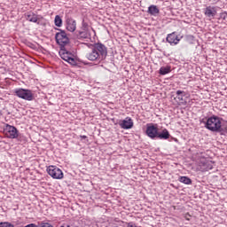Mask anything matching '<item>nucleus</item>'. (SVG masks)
<instances>
[{
  "label": "nucleus",
  "instance_id": "ddd939ff",
  "mask_svg": "<svg viewBox=\"0 0 227 227\" xmlns=\"http://www.w3.org/2000/svg\"><path fill=\"white\" fill-rule=\"evenodd\" d=\"M119 125L121 129L129 130V129H132V127H134V121H132V118L127 117L125 120L120 121Z\"/></svg>",
  "mask_w": 227,
  "mask_h": 227
},
{
  "label": "nucleus",
  "instance_id": "39448f33",
  "mask_svg": "<svg viewBox=\"0 0 227 227\" xmlns=\"http://www.w3.org/2000/svg\"><path fill=\"white\" fill-rule=\"evenodd\" d=\"M56 42L61 47H65V45H68L70 43V39L68 38V35H67V32L65 30H59L55 35Z\"/></svg>",
  "mask_w": 227,
  "mask_h": 227
},
{
  "label": "nucleus",
  "instance_id": "9d476101",
  "mask_svg": "<svg viewBox=\"0 0 227 227\" xmlns=\"http://www.w3.org/2000/svg\"><path fill=\"white\" fill-rule=\"evenodd\" d=\"M78 35L80 38H90L91 36V34L90 33V25L86 22H82V27L78 32Z\"/></svg>",
  "mask_w": 227,
  "mask_h": 227
},
{
  "label": "nucleus",
  "instance_id": "dca6fc26",
  "mask_svg": "<svg viewBox=\"0 0 227 227\" xmlns=\"http://www.w3.org/2000/svg\"><path fill=\"white\" fill-rule=\"evenodd\" d=\"M170 136L169 131L167 129H163L160 133L158 132L157 139H169Z\"/></svg>",
  "mask_w": 227,
  "mask_h": 227
},
{
  "label": "nucleus",
  "instance_id": "9b49d317",
  "mask_svg": "<svg viewBox=\"0 0 227 227\" xmlns=\"http://www.w3.org/2000/svg\"><path fill=\"white\" fill-rule=\"evenodd\" d=\"M182 38L183 36H178V35H176V32H173L167 35V42L170 43V45H178Z\"/></svg>",
  "mask_w": 227,
  "mask_h": 227
},
{
  "label": "nucleus",
  "instance_id": "b1692460",
  "mask_svg": "<svg viewBox=\"0 0 227 227\" xmlns=\"http://www.w3.org/2000/svg\"><path fill=\"white\" fill-rule=\"evenodd\" d=\"M186 221H191V218L190 217H187V215L184 216Z\"/></svg>",
  "mask_w": 227,
  "mask_h": 227
},
{
  "label": "nucleus",
  "instance_id": "f3484780",
  "mask_svg": "<svg viewBox=\"0 0 227 227\" xmlns=\"http://www.w3.org/2000/svg\"><path fill=\"white\" fill-rule=\"evenodd\" d=\"M178 180L181 184H184L185 185H191V184H192V180L188 176H179Z\"/></svg>",
  "mask_w": 227,
  "mask_h": 227
},
{
  "label": "nucleus",
  "instance_id": "f03ea898",
  "mask_svg": "<svg viewBox=\"0 0 227 227\" xmlns=\"http://www.w3.org/2000/svg\"><path fill=\"white\" fill-rule=\"evenodd\" d=\"M205 127L211 132H221L223 130V122L221 121V118L213 115L207 120Z\"/></svg>",
  "mask_w": 227,
  "mask_h": 227
},
{
  "label": "nucleus",
  "instance_id": "1a4fd4ad",
  "mask_svg": "<svg viewBox=\"0 0 227 227\" xmlns=\"http://www.w3.org/2000/svg\"><path fill=\"white\" fill-rule=\"evenodd\" d=\"M59 56L64 61H67L70 65H75V59H74V54L70 53L68 51L61 49L59 51Z\"/></svg>",
  "mask_w": 227,
  "mask_h": 227
},
{
  "label": "nucleus",
  "instance_id": "5701e85b",
  "mask_svg": "<svg viewBox=\"0 0 227 227\" xmlns=\"http://www.w3.org/2000/svg\"><path fill=\"white\" fill-rule=\"evenodd\" d=\"M80 137H82V139H86V137H86V136H81Z\"/></svg>",
  "mask_w": 227,
  "mask_h": 227
},
{
  "label": "nucleus",
  "instance_id": "423d86ee",
  "mask_svg": "<svg viewBox=\"0 0 227 227\" xmlns=\"http://www.w3.org/2000/svg\"><path fill=\"white\" fill-rule=\"evenodd\" d=\"M14 93L16 97H19V98H22L23 100L31 101L34 98L33 91H31L30 90L16 89L14 90Z\"/></svg>",
  "mask_w": 227,
  "mask_h": 227
},
{
  "label": "nucleus",
  "instance_id": "2eb2a0df",
  "mask_svg": "<svg viewBox=\"0 0 227 227\" xmlns=\"http://www.w3.org/2000/svg\"><path fill=\"white\" fill-rule=\"evenodd\" d=\"M215 13H217V12L215 11V7H212V6H207L205 9L204 14L206 15V17H215Z\"/></svg>",
  "mask_w": 227,
  "mask_h": 227
},
{
  "label": "nucleus",
  "instance_id": "7ed1b4c3",
  "mask_svg": "<svg viewBox=\"0 0 227 227\" xmlns=\"http://www.w3.org/2000/svg\"><path fill=\"white\" fill-rule=\"evenodd\" d=\"M48 175L51 176V178H54V180H63V170H61L59 168L54 165H51L46 169Z\"/></svg>",
  "mask_w": 227,
  "mask_h": 227
},
{
  "label": "nucleus",
  "instance_id": "6e6552de",
  "mask_svg": "<svg viewBox=\"0 0 227 227\" xmlns=\"http://www.w3.org/2000/svg\"><path fill=\"white\" fill-rule=\"evenodd\" d=\"M4 134L9 137V139H17V137H19V130H17V128L9 124H6L4 129Z\"/></svg>",
  "mask_w": 227,
  "mask_h": 227
},
{
  "label": "nucleus",
  "instance_id": "20e7f679",
  "mask_svg": "<svg viewBox=\"0 0 227 227\" xmlns=\"http://www.w3.org/2000/svg\"><path fill=\"white\" fill-rule=\"evenodd\" d=\"M214 168V162L210 160L201 158L200 163H197V169L204 173L205 171H210Z\"/></svg>",
  "mask_w": 227,
  "mask_h": 227
},
{
  "label": "nucleus",
  "instance_id": "4be33fe9",
  "mask_svg": "<svg viewBox=\"0 0 227 227\" xmlns=\"http://www.w3.org/2000/svg\"><path fill=\"white\" fill-rule=\"evenodd\" d=\"M0 227H15V226L8 222H4V223H0Z\"/></svg>",
  "mask_w": 227,
  "mask_h": 227
},
{
  "label": "nucleus",
  "instance_id": "6ab92c4d",
  "mask_svg": "<svg viewBox=\"0 0 227 227\" xmlns=\"http://www.w3.org/2000/svg\"><path fill=\"white\" fill-rule=\"evenodd\" d=\"M148 13H150V15H157L159 13V8H157V5L149 6Z\"/></svg>",
  "mask_w": 227,
  "mask_h": 227
},
{
  "label": "nucleus",
  "instance_id": "f8f14e48",
  "mask_svg": "<svg viewBox=\"0 0 227 227\" xmlns=\"http://www.w3.org/2000/svg\"><path fill=\"white\" fill-rule=\"evenodd\" d=\"M66 29L70 33H74L77 29V21L72 18H67L66 20Z\"/></svg>",
  "mask_w": 227,
  "mask_h": 227
},
{
  "label": "nucleus",
  "instance_id": "f257e3e1",
  "mask_svg": "<svg viewBox=\"0 0 227 227\" xmlns=\"http://www.w3.org/2000/svg\"><path fill=\"white\" fill-rule=\"evenodd\" d=\"M86 58L89 61H104L107 58V47L100 43H95L87 52Z\"/></svg>",
  "mask_w": 227,
  "mask_h": 227
},
{
  "label": "nucleus",
  "instance_id": "412c9836",
  "mask_svg": "<svg viewBox=\"0 0 227 227\" xmlns=\"http://www.w3.org/2000/svg\"><path fill=\"white\" fill-rule=\"evenodd\" d=\"M54 22L57 27H61L63 26V20H61V17L59 15L55 16Z\"/></svg>",
  "mask_w": 227,
  "mask_h": 227
},
{
  "label": "nucleus",
  "instance_id": "4468645a",
  "mask_svg": "<svg viewBox=\"0 0 227 227\" xmlns=\"http://www.w3.org/2000/svg\"><path fill=\"white\" fill-rule=\"evenodd\" d=\"M25 19L26 20H28V22H34L35 24H39L38 20H40L37 14L33 12H27L25 14Z\"/></svg>",
  "mask_w": 227,
  "mask_h": 227
},
{
  "label": "nucleus",
  "instance_id": "a211bd4d",
  "mask_svg": "<svg viewBox=\"0 0 227 227\" xmlns=\"http://www.w3.org/2000/svg\"><path fill=\"white\" fill-rule=\"evenodd\" d=\"M176 99L180 104H184V97H185V92L184 90L176 91Z\"/></svg>",
  "mask_w": 227,
  "mask_h": 227
},
{
  "label": "nucleus",
  "instance_id": "0eeeda50",
  "mask_svg": "<svg viewBox=\"0 0 227 227\" xmlns=\"http://www.w3.org/2000/svg\"><path fill=\"white\" fill-rule=\"evenodd\" d=\"M145 134L151 139L157 138L158 136H159V125L158 124H153V123L147 124Z\"/></svg>",
  "mask_w": 227,
  "mask_h": 227
},
{
  "label": "nucleus",
  "instance_id": "aec40b11",
  "mask_svg": "<svg viewBox=\"0 0 227 227\" xmlns=\"http://www.w3.org/2000/svg\"><path fill=\"white\" fill-rule=\"evenodd\" d=\"M171 72V67H162L160 68L159 74L160 75H166Z\"/></svg>",
  "mask_w": 227,
  "mask_h": 227
}]
</instances>
